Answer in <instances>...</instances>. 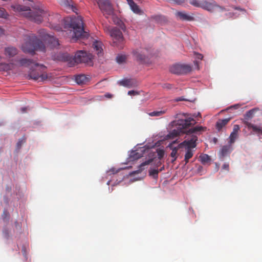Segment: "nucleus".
Returning <instances> with one entry per match:
<instances>
[{"mask_svg":"<svg viewBox=\"0 0 262 262\" xmlns=\"http://www.w3.org/2000/svg\"><path fill=\"white\" fill-rule=\"evenodd\" d=\"M64 28L69 32V36L73 40L88 38L89 34L84 29L83 22L81 16L67 17L64 19Z\"/></svg>","mask_w":262,"mask_h":262,"instance_id":"f257e3e1","label":"nucleus"},{"mask_svg":"<svg viewBox=\"0 0 262 262\" xmlns=\"http://www.w3.org/2000/svg\"><path fill=\"white\" fill-rule=\"evenodd\" d=\"M11 8L15 12L21 13L31 20L38 24L40 23L47 15L45 11L40 9L32 11L29 7L20 5H12Z\"/></svg>","mask_w":262,"mask_h":262,"instance_id":"f03ea898","label":"nucleus"},{"mask_svg":"<svg viewBox=\"0 0 262 262\" xmlns=\"http://www.w3.org/2000/svg\"><path fill=\"white\" fill-rule=\"evenodd\" d=\"M25 40L26 42L21 46L24 52L33 53L35 50L45 51L46 47L45 45L35 35L26 36Z\"/></svg>","mask_w":262,"mask_h":262,"instance_id":"7ed1b4c3","label":"nucleus"},{"mask_svg":"<svg viewBox=\"0 0 262 262\" xmlns=\"http://www.w3.org/2000/svg\"><path fill=\"white\" fill-rule=\"evenodd\" d=\"M28 77L30 79H33L38 82H43L48 79L47 73V68L42 64L36 63L34 66L30 68V71Z\"/></svg>","mask_w":262,"mask_h":262,"instance_id":"20e7f679","label":"nucleus"},{"mask_svg":"<svg viewBox=\"0 0 262 262\" xmlns=\"http://www.w3.org/2000/svg\"><path fill=\"white\" fill-rule=\"evenodd\" d=\"M174 123L178 126V129H173L167 135V137L170 139H174L181 133H186V129L191 125L195 124L196 122L193 118H189L178 120Z\"/></svg>","mask_w":262,"mask_h":262,"instance_id":"39448f33","label":"nucleus"},{"mask_svg":"<svg viewBox=\"0 0 262 262\" xmlns=\"http://www.w3.org/2000/svg\"><path fill=\"white\" fill-rule=\"evenodd\" d=\"M99 8L105 17L113 13V8L109 0H95Z\"/></svg>","mask_w":262,"mask_h":262,"instance_id":"423d86ee","label":"nucleus"},{"mask_svg":"<svg viewBox=\"0 0 262 262\" xmlns=\"http://www.w3.org/2000/svg\"><path fill=\"white\" fill-rule=\"evenodd\" d=\"M191 67L185 64H176L170 68V71L172 73L178 75L186 74L191 72Z\"/></svg>","mask_w":262,"mask_h":262,"instance_id":"0eeeda50","label":"nucleus"},{"mask_svg":"<svg viewBox=\"0 0 262 262\" xmlns=\"http://www.w3.org/2000/svg\"><path fill=\"white\" fill-rule=\"evenodd\" d=\"M82 58V56L79 54V51L75 53L74 57L67 53H62L59 56L60 60L68 62L70 67L74 66L75 63H78V60H80Z\"/></svg>","mask_w":262,"mask_h":262,"instance_id":"6e6552de","label":"nucleus"},{"mask_svg":"<svg viewBox=\"0 0 262 262\" xmlns=\"http://www.w3.org/2000/svg\"><path fill=\"white\" fill-rule=\"evenodd\" d=\"M110 36L113 39L114 43H116V46H119L118 43H122L123 41V36L120 30L117 28L114 27L109 30Z\"/></svg>","mask_w":262,"mask_h":262,"instance_id":"1a4fd4ad","label":"nucleus"},{"mask_svg":"<svg viewBox=\"0 0 262 262\" xmlns=\"http://www.w3.org/2000/svg\"><path fill=\"white\" fill-rule=\"evenodd\" d=\"M198 140V137L192 135L190 139L185 140L183 142L179 144V147H185L186 149L194 148L196 146V142Z\"/></svg>","mask_w":262,"mask_h":262,"instance_id":"9d476101","label":"nucleus"},{"mask_svg":"<svg viewBox=\"0 0 262 262\" xmlns=\"http://www.w3.org/2000/svg\"><path fill=\"white\" fill-rule=\"evenodd\" d=\"M147 50L144 49L140 48L133 51V54L135 59L140 62H143L146 58Z\"/></svg>","mask_w":262,"mask_h":262,"instance_id":"9b49d317","label":"nucleus"},{"mask_svg":"<svg viewBox=\"0 0 262 262\" xmlns=\"http://www.w3.org/2000/svg\"><path fill=\"white\" fill-rule=\"evenodd\" d=\"M202 8L210 12H213L215 9L220 8L222 10L225 9L217 5L214 1L208 2L207 1H202Z\"/></svg>","mask_w":262,"mask_h":262,"instance_id":"f8f14e48","label":"nucleus"},{"mask_svg":"<svg viewBox=\"0 0 262 262\" xmlns=\"http://www.w3.org/2000/svg\"><path fill=\"white\" fill-rule=\"evenodd\" d=\"M240 129L239 126L237 124H235L233 127V130L230 134L229 137V143L232 144L234 143L235 140L238 137V133Z\"/></svg>","mask_w":262,"mask_h":262,"instance_id":"ddd939ff","label":"nucleus"},{"mask_svg":"<svg viewBox=\"0 0 262 262\" xmlns=\"http://www.w3.org/2000/svg\"><path fill=\"white\" fill-rule=\"evenodd\" d=\"M79 54L82 56V59L78 60V63H88L91 61L93 56L91 53H88L85 51H79Z\"/></svg>","mask_w":262,"mask_h":262,"instance_id":"4468645a","label":"nucleus"},{"mask_svg":"<svg viewBox=\"0 0 262 262\" xmlns=\"http://www.w3.org/2000/svg\"><path fill=\"white\" fill-rule=\"evenodd\" d=\"M60 3L61 5L66 7L67 8L71 10L73 12L78 14V9L73 5V3L72 0H60Z\"/></svg>","mask_w":262,"mask_h":262,"instance_id":"2eb2a0df","label":"nucleus"},{"mask_svg":"<svg viewBox=\"0 0 262 262\" xmlns=\"http://www.w3.org/2000/svg\"><path fill=\"white\" fill-rule=\"evenodd\" d=\"M176 15L182 20L191 21L194 19L193 16L188 15L184 12H177Z\"/></svg>","mask_w":262,"mask_h":262,"instance_id":"dca6fc26","label":"nucleus"},{"mask_svg":"<svg viewBox=\"0 0 262 262\" xmlns=\"http://www.w3.org/2000/svg\"><path fill=\"white\" fill-rule=\"evenodd\" d=\"M206 130V127L201 126H196L194 127L189 129L188 130H186V134L187 135H190L198 132H204Z\"/></svg>","mask_w":262,"mask_h":262,"instance_id":"f3484780","label":"nucleus"},{"mask_svg":"<svg viewBox=\"0 0 262 262\" xmlns=\"http://www.w3.org/2000/svg\"><path fill=\"white\" fill-rule=\"evenodd\" d=\"M94 49L96 51L97 55L100 56L102 55V43L100 41H95L93 44Z\"/></svg>","mask_w":262,"mask_h":262,"instance_id":"a211bd4d","label":"nucleus"},{"mask_svg":"<svg viewBox=\"0 0 262 262\" xmlns=\"http://www.w3.org/2000/svg\"><path fill=\"white\" fill-rule=\"evenodd\" d=\"M120 84L121 85L127 87L132 88L136 85V82L135 80L132 79H123L120 82Z\"/></svg>","mask_w":262,"mask_h":262,"instance_id":"6ab92c4d","label":"nucleus"},{"mask_svg":"<svg viewBox=\"0 0 262 262\" xmlns=\"http://www.w3.org/2000/svg\"><path fill=\"white\" fill-rule=\"evenodd\" d=\"M88 81L89 78L85 75H79L75 77V81L78 84H85Z\"/></svg>","mask_w":262,"mask_h":262,"instance_id":"aec40b11","label":"nucleus"},{"mask_svg":"<svg viewBox=\"0 0 262 262\" xmlns=\"http://www.w3.org/2000/svg\"><path fill=\"white\" fill-rule=\"evenodd\" d=\"M46 39L48 40V43L51 48L56 47L59 45L58 40L53 36L48 35V38Z\"/></svg>","mask_w":262,"mask_h":262,"instance_id":"412c9836","label":"nucleus"},{"mask_svg":"<svg viewBox=\"0 0 262 262\" xmlns=\"http://www.w3.org/2000/svg\"><path fill=\"white\" fill-rule=\"evenodd\" d=\"M231 144L226 145L222 147L220 154L222 157H225L230 153L232 150Z\"/></svg>","mask_w":262,"mask_h":262,"instance_id":"4be33fe9","label":"nucleus"},{"mask_svg":"<svg viewBox=\"0 0 262 262\" xmlns=\"http://www.w3.org/2000/svg\"><path fill=\"white\" fill-rule=\"evenodd\" d=\"M230 121V118L219 120L216 123V128L218 130H220L225 126Z\"/></svg>","mask_w":262,"mask_h":262,"instance_id":"5701e85b","label":"nucleus"},{"mask_svg":"<svg viewBox=\"0 0 262 262\" xmlns=\"http://www.w3.org/2000/svg\"><path fill=\"white\" fill-rule=\"evenodd\" d=\"M17 53V49L14 47H8L5 49V54L9 57H13Z\"/></svg>","mask_w":262,"mask_h":262,"instance_id":"b1692460","label":"nucleus"},{"mask_svg":"<svg viewBox=\"0 0 262 262\" xmlns=\"http://www.w3.org/2000/svg\"><path fill=\"white\" fill-rule=\"evenodd\" d=\"M14 68V64L12 63H0V71H9L12 70Z\"/></svg>","mask_w":262,"mask_h":262,"instance_id":"393cba45","label":"nucleus"},{"mask_svg":"<svg viewBox=\"0 0 262 262\" xmlns=\"http://www.w3.org/2000/svg\"><path fill=\"white\" fill-rule=\"evenodd\" d=\"M19 63L20 66H27V67H32L34 66V64L36 63L35 62H33L32 60L28 59L27 58H23L20 59L19 61Z\"/></svg>","mask_w":262,"mask_h":262,"instance_id":"a878e982","label":"nucleus"},{"mask_svg":"<svg viewBox=\"0 0 262 262\" xmlns=\"http://www.w3.org/2000/svg\"><path fill=\"white\" fill-rule=\"evenodd\" d=\"M142 156V154L137 152L136 150L131 152L129 155V159L130 161H134L140 159Z\"/></svg>","mask_w":262,"mask_h":262,"instance_id":"bb28decb","label":"nucleus"},{"mask_svg":"<svg viewBox=\"0 0 262 262\" xmlns=\"http://www.w3.org/2000/svg\"><path fill=\"white\" fill-rule=\"evenodd\" d=\"M172 151H171V152L170 154V156L172 158V159L171 160V162L172 163H173L177 159L178 156H177V152H178V149L180 148L179 147V145L177 146V147H170Z\"/></svg>","mask_w":262,"mask_h":262,"instance_id":"cd10ccee","label":"nucleus"},{"mask_svg":"<svg viewBox=\"0 0 262 262\" xmlns=\"http://www.w3.org/2000/svg\"><path fill=\"white\" fill-rule=\"evenodd\" d=\"M152 161V160L151 159V160H148L147 161H146L144 162H143L139 166V169L135 171L134 172V173H139L141 172L144 169V168H145L144 167L145 166L148 165L150 162H151Z\"/></svg>","mask_w":262,"mask_h":262,"instance_id":"c85d7f7f","label":"nucleus"},{"mask_svg":"<svg viewBox=\"0 0 262 262\" xmlns=\"http://www.w3.org/2000/svg\"><path fill=\"white\" fill-rule=\"evenodd\" d=\"M186 152L185 155L184 160L185 161V164H187L189 160L191 158L193 155V150L191 149H186Z\"/></svg>","mask_w":262,"mask_h":262,"instance_id":"c756f323","label":"nucleus"},{"mask_svg":"<svg viewBox=\"0 0 262 262\" xmlns=\"http://www.w3.org/2000/svg\"><path fill=\"white\" fill-rule=\"evenodd\" d=\"M247 125L248 128L252 129L254 132L262 134V129L260 127H257L250 123H247Z\"/></svg>","mask_w":262,"mask_h":262,"instance_id":"7c9ffc66","label":"nucleus"},{"mask_svg":"<svg viewBox=\"0 0 262 262\" xmlns=\"http://www.w3.org/2000/svg\"><path fill=\"white\" fill-rule=\"evenodd\" d=\"M130 9L132 10L136 14H140L141 12V10L140 9L139 6L135 3H133V4L129 5Z\"/></svg>","mask_w":262,"mask_h":262,"instance_id":"2f4dec72","label":"nucleus"},{"mask_svg":"<svg viewBox=\"0 0 262 262\" xmlns=\"http://www.w3.org/2000/svg\"><path fill=\"white\" fill-rule=\"evenodd\" d=\"M200 159L203 164L207 163L210 160V157L207 154L201 155Z\"/></svg>","mask_w":262,"mask_h":262,"instance_id":"473e14b6","label":"nucleus"},{"mask_svg":"<svg viewBox=\"0 0 262 262\" xmlns=\"http://www.w3.org/2000/svg\"><path fill=\"white\" fill-rule=\"evenodd\" d=\"M166 111H153L149 113V115L150 116H161L163 114H165Z\"/></svg>","mask_w":262,"mask_h":262,"instance_id":"72a5a7b5","label":"nucleus"},{"mask_svg":"<svg viewBox=\"0 0 262 262\" xmlns=\"http://www.w3.org/2000/svg\"><path fill=\"white\" fill-rule=\"evenodd\" d=\"M126 59V56L124 55H118L116 57V61L119 64L124 62Z\"/></svg>","mask_w":262,"mask_h":262,"instance_id":"f704fd0d","label":"nucleus"},{"mask_svg":"<svg viewBox=\"0 0 262 262\" xmlns=\"http://www.w3.org/2000/svg\"><path fill=\"white\" fill-rule=\"evenodd\" d=\"M189 3L196 7H202V1L200 0H190Z\"/></svg>","mask_w":262,"mask_h":262,"instance_id":"c9c22d12","label":"nucleus"},{"mask_svg":"<svg viewBox=\"0 0 262 262\" xmlns=\"http://www.w3.org/2000/svg\"><path fill=\"white\" fill-rule=\"evenodd\" d=\"M159 171L158 169H152L149 171V174L154 178H157L158 177V173Z\"/></svg>","mask_w":262,"mask_h":262,"instance_id":"e433bc0d","label":"nucleus"},{"mask_svg":"<svg viewBox=\"0 0 262 262\" xmlns=\"http://www.w3.org/2000/svg\"><path fill=\"white\" fill-rule=\"evenodd\" d=\"M8 14L4 8H0V17L6 18Z\"/></svg>","mask_w":262,"mask_h":262,"instance_id":"4c0bfd02","label":"nucleus"},{"mask_svg":"<svg viewBox=\"0 0 262 262\" xmlns=\"http://www.w3.org/2000/svg\"><path fill=\"white\" fill-rule=\"evenodd\" d=\"M157 154L158 159L160 160L163 158L165 152L164 150L159 149L157 150Z\"/></svg>","mask_w":262,"mask_h":262,"instance_id":"58836bf2","label":"nucleus"},{"mask_svg":"<svg viewBox=\"0 0 262 262\" xmlns=\"http://www.w3.org/2000/svg\"><path fill=\"white\" fill-rule=\"evenodd\" d=\"M25 142V139H19L18 142L17 143V148L19 149L21 147L22 144Z\"/></svg>","mask_w":262,"mask_h":262,"instance_id":"ea45409f","label":"nucleus"},{"mask_svg":"<svg viewBox=\"0 0 262 262\" xmlns=\"http://www.w3.org/2000/svg\"><path fill=\"white\" fill-rule=\"evenodd\" d=\"M254 112V110H251L246 113V116L248 118H251L253 116V114Z\"/></svg>","mask_w":262,"mask_h":262,"instance_id":"a19ab883","label":"nucleus"},{"mask_svg":"<svg viewBox=\"0 0 262 262\" xmlns=\"http://www.w3.org/2000/svg\"><path fill=\"white\" fill-rule=\"evenodd\" d=\"M162 87L164 88V89H167V90H169V89H171L172 87V85L171 84H169V83H165V84H164L162 86Z\"/></svg>","mask_w":262,"mask_h":262,"instance_id":"79ce46f5","label":"nucleus"},{"mask_svg":"<svg viewBox=\"0 0 262 262\" xmlns=\"http://www.w3.org/2000/svg\"><path fill=\"white\" fill-rule=\"evenodd\" d=\"M222 169L226 170L228 171L229 170V165L228 163H224L222 166Z\"/></svg>","mask_w":262,"mask_h":262,"instance_id":"37998d69","label":"nucleus"},{"mask_svg":"<svg viewBox=\"0 0 262 262\" xmlns=\"http://www.w3.org/2000/svg\"><path fill=\"white\" fill-rule=\"evenodd\" d=\"M128 94L129 95H136L138 94V92L137 91H134V90H132V91H129L128 92Z\"/></svg>","mask_w":262,"mask_h":262,"instance_id":"c03bdc74","label":"nucleus"},{"mask_svg":"<svg viewBox=\"0 0 262 262\" xmlns=\"http://www.w3.org/2000/svg\"><path fill=\"white\" fill-rule=\"evenodd\" d=\"M7 216H8V213H7V211H4L3 214V217L4 220H7L8 219V218H7Z\"/></svg>","mask_w":262,"mask_h":262,"instance_id":"a18cd8bd","label":"nucleus"},{"mask_svg":"<svg viewBox=\"0 0 262 262\" xmlns=\"http://www.w3.org/2000/svg\"><path fill=\"white\" fill-rule=\"evenodd\" d=\"M104 97L106 98H112L113 97V95L110 93H106L104 95Z\"/></svg>","mask_w":262,"mask_h":262,"instance_id":"49530a36","label":"nucleus"},{"mask_svg":"<svg viewBox=\"0 0 262 262\" xmlns=\"http://www.w3.org/2000/svg\"><path fill=\"white\" fill-rule=\"evenodd\" d=\"M27 110H28L27 107H21L20 108V111L22 113H25L27 112Z\"/></svg>","mask_w":262,"mask_h":262,"instance_id":"de8ad7c7","label":"nucleus"},{"mask_svg":"<svg viewBox=\"0 0 262 262\" xmlns=\"http://www.w3.org/2000/svg\"><path fill=\"white\" fill-rule=\"evenodd\" d=\"M203 56L201 54H197L196 58L199 59H202Z\"/></svg>","mask_w":262,"mask_h":262,"instance_id":"09e8293b","label":"nucleus"},{"mask_svg":"<svg viewBox=\"0 0 262 262\" xmlns=\"http://www.w3.org/2000/svg\"><path fill=\"white\" fill-rule=\"evenodd\" d=\"M110 171L112 172L113 173H117L118 171V170H116L115 168H112L110 169Z\"/></svg>","mask_w":262,"mask_h":262,"instance_id":"8fccbe9b","label":"nucleus"},{"mask_svg":"<svg viewBox=\"0 0 262 262\" xmlns=\"http://www.w3.org/2000/svg\"><path fill=\"white\" fill-rule=\"evenodd\" d=\"M128 3V4L129 5H131L132 4H133V3L134 2L133 0H126Z\"/></svg>","mask_w":262,"mask_h":262,"instance_id":"3c124183","label":"nucleus"},{"mask_svg":"<svg viewBox=\"0 0 262 262\" xmlns=\"http://www.w3.org/2000/svg\"><path fill=\"white\" fill-rule=\"evenodd\" d=\"M162 164V163L160 161V160H159V161L157 162V166L158 167L160 165H161Z\"/></svg>","mask_w":262,"mask_h":262,"instance_id":"603ef678","label":"nucleus"},{"mask_svg":"<svg viewBox=\"0 0 262 262\" xmlns=\"http://www.w3.org/2000/svg\"><path fill=\"white\" fill-rule=\"evenodd\" d=\"M4 33V30L3 29L0 28V35Z\"/></svg>","mask_w":262,"mask_h":262,"instance_id":"864d4df0","label":"nucleus"},{"mask_svg":"<svg viewBox=\"0 0 262 262\" xmlns=\"http://www.w3.org/2000/svg\"><path fill=\"white\" fill-rule=\"evenodd\" d=\"M184 99H183V98H179V99H177V101H182V100H184Z\"/></svg>","mask_w":262,"mask_h":262,"instance_id":"5fc2aeb1","label":"nucleus"},{"mask_svg":"<svg viewBox=\"0 0 262 262\" xmlns=\"http://www.w3.org/2000/svg\"><path fill=\"white\" fill-rule=\"evenodd\" d=\"M164 169V166H163L160 169V170H159V171H161L162 170H163V169Z\"/></svg>","mask_w":262,"mask_h":262,"instance_id":"6e6d98bb","label":"nucleus"},{"mask_svg":"<svg viewBox=\"0 0 262 262\" xmlns=\"http://www.w3.org/2000/svg\"><path fill=\"white\" fill-rule=\"evenodd\" d=\"M217 140V139H216V138H214V139H213V141H214V142L215 143H216Z\"/></svg>","mask_w":262,"mask_h":262,"instance_id":"4d7b16f0","label":"nucleus"},{"mask_svg":"<svg viewBox=\"0 0 262 262\" xmlns=\"http://www.w3.org/2000/svg\"><path fill=\"white\" fill-rule=\"evenodd\" d=\"M198 116H201V114L200 113H198Z\"/></svg>","mask_w":262,"mask_h":262,"instance_id":"13d9d810","label":"nucleus"},{"mask_svg":"<svg viewBox=\"0 0 262 262\" xmlns=\"http://www.w3.org/2000/svg\"><path fill=\"white\" fill-rule=\"evenodd\" d=\"M121 29H122V30H124V27H121Z\"/></svg>","mask_w":262,"mask_h":262,"instance_id":"bf43d9fd","label":"nucleus"}]
</instances>
